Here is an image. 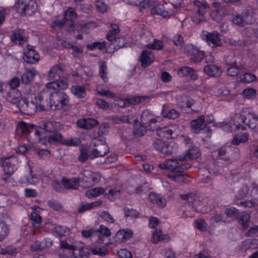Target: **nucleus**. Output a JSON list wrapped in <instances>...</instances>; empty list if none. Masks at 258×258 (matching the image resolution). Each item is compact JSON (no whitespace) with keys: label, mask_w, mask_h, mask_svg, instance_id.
<instances>
[{"label":"nucleus","mask_w":258,"mask_h":258,"mask_svg":"<svg viewBox=\"0 0 258 258\" xmlns=\"http://www.w3.org/2000/svg\"><path fill=\"white\" fill-rule=\"evenodd\" d=\"M58 127V123L54 121H46L41 125V127L44 131L50 134L56 131Z\"/></svg>","instance_id":"c03bdc74"},{"label":"nucleus","mask_w":258,"mask_h":258,"mask_svg":"<svg viewBox=\"0 0 258 258\" xmlns=\"http://www.w3.org/2000/svg\"><path fill=\"white\" fill-rule=\"evenodd\" d=\"M99 68L100 76L101 78L103 79V80L105 82H106L108 81V78L107 77V67L106 63L105 62H100Z\"/></svg>","instance_id":"338daca9"},{"label":"nucleus","mask_w":258,"mask_h":258,"mask_svg":"<svg viewBox=\"0 0 258 258\" xmlns=\"http://www.w3.org/2000/svg\"><path fill=\"white\" fill-rule=\"evenodd\" d=\"M206 38L208 44L212 47H216L222 45L219 34L217 32L208 33L206 34Z\"/></svg>","instance_id":"4be33fe9"},{"label":"nucleus","mask_w":258,"mask_h":258,"mask_svg":"<svg viewBox=\"0 0 258 258\" xmlns=\"http://www.w3.org/2000/svg\"><path fill=\"white\" fill-rule=\"evenodd\" d=\"M242 94L246 99H253L256 98V91L253 88H247L243 90Z\"/></svg>","instance_id":"5fc2aeb1"},{"label":"nucleus","mask_w":258,"mask_h":258,"mask_svg":"<svg viewBox=\"0 0 258 258\" xmlns=\"http://www.w3.org/2000/svg\"><path fill=\"white\" fill-rule=\"evenodd\" d=\"M200 155L199 149L197 147H192L187 151L184 155H180L179 159L180 161L192 160L198 158Z\"/></svg>","instance_id":"bb28decb"},{"label":"nucleus","mask_w":258,"mask_h":258,"mask_svg":"<svg viewBox=\"0 0 258 258\" xmlns=\"http://www.w3.org/2000/svg\"><path fill=\"white\" fill-rule=\"evenodd\" d=\"M133 234L132 231L130 230H119L116 234V238L119 242H123L130 238Z\"/></svg>","instance_id":"ea45409f"},{"label":"nucleus","mask_w":258,"mask_h":258,"mask_svg":"<svg viewBox=\"0 0 258 258\" xmlns=\"http://www.w3.org/2000/svg\"><path fill=\"white\" fill-rule=\"evenodd\" d=\"M44 105H42L43 109L49 110H59L68 105L69 98L66 93L61 91L55 92L49 94L48 100L44 99Z\"/></svg>","instance_id":"f03ea898"},{"label":"nucleus","mask_w":258,"mask_h":258,"mask_svg":"<svg viewBox=\"0 0 258 258\" xmlns=\"http://www.w3.org/2000/svg\"><path fill=\"white\" fill-rule=\"evenodd\" d=\"M2 162L4 172H7L9 174H13L17 169L18 161L15 156H11L6 158H3L2 159Z\"/></svg>","instance_id":"2eb2a0df"},{"label":"nucleus","mask_w":258,"mask_h":258,"mask_svg":"<svg viewBox=\"0 0 258 258\" xmlns=\"http://www.w3.org/2000/svg\"><path fill=\"white\" fill-rule=\"evenodd\" d=\"M168 177L172 181L178 183L186 182L187 181L185 175L181 173H173L169 175Z\"/></svg>","instance_id":"603ef678"},{"label":"nucleus","mask_w":258,"mask_h":258,"mask_svg":"<svg viewBox=\"0 0 258 258\" xmlns=\"http://www.w3.org/2000/svg\"><path fill=\"white\" fill-rule=\"evenodd\" d=\"M72 254L73 258H88L90 255V251L86 246L75 245Z\"/></svg>","instance_id":"b1692460"},{"label":"nucleus","mask_w":258,"mask_h":258,"mask_svg":"<svg viewBox=\"0 0 258 258\" xmlns=\"http://www.w3.org/2000/svg\"><path fill=\"white\" fill-rule=\"evenodd\" d=\"M71 91L73 95L79 99L85 98L86 95L84 88L80 85L72 86Z\"/></svg>","instance_id":"a19ab883"},{"label":"nucleus","mask_w":258,"mask_h":258,"mask_svg":"<svg viewBox=\"0 0 258 258\" xmlns=\"http://www.w3.org/2000/svg\"><path fill=\"white\" fill-rule=\"evenodd\" d=\"M168 169L177 172L179 163L176 159H168L166 160Z\"/></svg>","instance_id":"e2e57ef3"},{"label":"nucleus","mask_w":258,"mask_h":258,"mask_svg":"<svg viewBox=\"0 0 258 258\" xmlns=\"http://www.w3.org/2000/svg\"><path fill=\"white\" fill-rule=\"evenodd\" d=\"M175 131V127L174 126L170 125L158 130L157 134L161 138L169 139L172 138V135Z\"/></svg>","instance_id":"72a5a7b5"},{"label":"nucleus","mask_w":258,"mask_h":258,"mask_svg":"<svg viewBox=\"0 0 258 258\" xmlns=\"http://www.w3.org/2000/svg\"><path fill=\"white\" fill-rule=\"evenodd\" d=\"M162 114L164 117H167L171 119H175L178 118L180 115V113L174 109H171L167 111L165 105L163 106Z\"/></svg>","instance_id":"37998d69"},{"label":"nucleus","mask_w":258,"mask_h":258,"mask_svg":"<svg viewBox=\"0 0 258 258\" xmlns=\"http://www.w3.org/2000/svg\"><path fill=\"white\" fill-rule=\"evenodd\" d=\"M79 178H73L70 179L63 178L62 180L63 186L67 188L76 189L79 186Z\"/></svg>","instance_id":"79ce46f5"},{"label":"nucleus","mask_w":258,"mask_h":258,"mask_svg":"<svg viewBox=\"0 0 258 258\" xmlns=\"http://www.w3.org/2000/svg\"><path fill=\"white\" fill-rule=\"evenodd\" d=\"M241 120L247 125L248 127L254 132H258V115L254 112H249L247 115L248 120L244 115L240 116Z\"/></svg>","instance_id":"dca6fc26"},{"label":"nucleus","mask_w":258,"mask_h":258,"mask_svg":"<svg viewBox=\"0 0 258 258\" xmlns=\"http://www.w3.org/2000/svg\"><path fill=\"white\" fill-rule=\"evenodd\" d=\"M36 71L34 68L26 69L21 76V81L25 85L30 84L34 79Z\"/></svg>","instance_id":"c756f323"},{"label":"nucleus","mask_w":258,"mask_h":258,"mask_svg":"<svg viewBox=\"0 0 258 258\" xmlns=\"http://www.w3.org/2000/svg\"><path fill=\"white\" fill-rule=\"evenodd\" d=\"M205 11H197V13H195L192 17V21L196 24H199L204 21L205 20Z\"/></svg>","instance_id":"69168bd1"},{"label":"nucleus","mask_w":258,"mask_h":258,"mask_svg":"<svg viewBox=\"0 0 258 258\" xmlns=\"http://www.w3.org/2000/svg\"><path fill=\"white\" fill-rule=\"evenodd\" d=\"M46 87L52 90H63L68 88L69 84L67 80H54L47 83Z\"/></svg>","instance_id":"393cba45"},{"label":"nucleus","mask_w":258,"mask_h":258,"mask_svg":"<svg viewBox=\"0 0 258 258\" xmlns=\"http://www.w3.org/2000/svg\"><path fill=\"white\" fill-rule=\"evenodd\" d=\"M92 153L91 152V149L87 150L86 149H80V155L78 157V160L80 162H85L88 157H91V156L90 155Z\"/></svg>","instance_id":"bf43d9fd"},{"label":"nucleus","mask_w":258,"mask_h":258,"mask_svg":"<svg viewBox=\"0 0 258 258\" xmlns=\"http://www.w3.org/2000/svg\"><path fill=\"white\" fill-rule=\"evenodd\" d=\"M9 233L7 225L4 222H0V241L4 239Z\"/></svg>","instance_id":"774afa93"},{"label":"nucleus","mask_w":258,"mask_h":258,"mask_svg":"<svg viewBox=\"0 0 258 258\" xmlns=\"http://www.w3.org/2000/svg\"><path fill=\"white\" fill-rule=\"evenodd\" d=\"M91 251L93 254L98 255L101 256L105 255L107 253V249L104 246H97L93 245L91 246Z\"/></svg>","instance_id":"13d9d810"},{"label":"nucleus","mask_w":258,"mask_h":258,"mask_svg":"<svg viewBox=\"0 0 258 258\" xmlns=\"http://www.w3.org/2000/svg\"><path fill=\"white\" fill-rule=\"evenodd\" d=\"M232 23L240 27H243L247 25L252 23L253 20L252 17L249 15L248 13H245L242 14H237L232 16Z\"/></svg>","instance_id":"4468645a"},{"label":"nucleus","mask_w":258,"mask_h":258,"mask_svg":"<svg viewBox=\"0 0 258 258\" xmlns=\"http://www.w3.org/2000/svg\"><path fill=\"white\" fill-rule=\"evenodd\" d=\"M249 135L247 133H238L235 135L231 141V144L234 145H239L240 143H244L248 140Z\"/></svg>","instance_id":"e433bc0d"},{"label":"nucleus","mask_w":258,"mask_h":258,"mask_svg":"<svg viewBox=\"0 0 258 258\" xmlns=\"http://www.w3.org/2000/svg\"><path fill=\"white\" fill-rule=\"evenodd\" d=\"M204 122V116L202 115L197 119L192 120L190 122V126L194 132L198 133L203 130Z\"/></svg>","instance_id":"c9c22d12"},{"label":"nucleus","mask_w":258,"mask_h":258,"mask_svg":"<svg viewBox=\"0 0 258 258\" xmlns=\"http://www.w3.org/2000/svg\"><path fill=\"white\" fill-rule=\"evenodd\" d=\"M227 15L226 8L215 9L211 11L210 16L212 19L217 22H221L224 17Z\"/></svg>","instance_id":"7c9ffc66"},{"label":"nucleus","mask_w":258,"mask_h":258,"mask_svg":"<svg viewBox=\"0 0 258 258\" xmlns=\"http://www.w3.org/2000/svg\"><path fill=\"white\" fill-rule=\"evenodd\" d=\"M98 123L97 120L92 118H83L77 121V124L79 127L85 130L92 129L96 126Z\"/></svg>","instance_id":"5701e85b"},{"label":"nucleus","mask_w":258,"mask_h":258,"mask_svg":"<svg viewBox=\"0 0 258 258\" xmlns=\"http://www.w3.org/2000/svg\"><path fill=\"white\" fill-rule=\"evenodd\" d=\"M151 13L159 15L164 18H168L175 14L174 11L171 9H166L162 5L154 7L151 10Z\"/></svg>","instance_id":"aec40b11"},{"label":"nucleus","mask_w":258,"mask_h":258,"mask_svg":"<svg viewBox=\"0 0 258 258\" xmlns=\"http://www.w3.org/2000/svg\"><path fill=\"white\" fill-rule=\"evenodd\" d=\"M148 97L146 96H134L131 98H126V101L128 105H136L145 101Z\"/></svg>","instance_id":"4d7b16f0"},{"label":"nucleus","mask_w":258,"mask_h":258,"mask_svg":"<svg viewBox=\"0 0 258 258\" xmlns=\"http://www.w3.org/2000/svg\"><path fill=\"white\" fill-rule=\"evenodd\" d=\"M96 231H97L98 232V236L97 237L99 239H98L99 242H101L102 241L100 239L99 235H103L104 236H106V237H109L111 234V231L109 229V228L103 225H100L99 228L98 229V230H96Z\"/></svg>","instance_id":"6e6d98bb"},{"label":"nucleus","mask_w":258,"mask_h":258,"mask_svg":"<svg viewBox=\"0 0 258 258\" xmlns=\"http://www.w3.org/2000/svg\"><path fill=\"white\" fill-rule=\"evenodd\" d=\"M184 52L188 54L189 60L194 62L201 61L204 57V51L192 44H186L183 48Z\"/></svg>","instance_id":"1a4fd4ad"},{"label":"nucleus","mask_w":258,"mask_h":258,"mask_svg":"<svg viewBox=\"0 0 258 258\" xmlns=\"http://www.w3.org/2000/svg\"><path fill=\"white\" fill-rule=\"evenodd\" d=\"M81 233L82 236L85 238L90 237L91 239H94L98 236V232L93 229L82 230Z\"/></svg>","instance_id":"0e129e2a"},{"label":"nucleus","mask_w":258,"mask_h":258,"mask_svg":"<svg viewBox=\"0 0 258 258\" xmlns=\"http://www.w3.org/2000/svg\"><path fill=\"white\" fill-rule=\"evenodd\" d=\"M69 75L66 74L63 69L59 65L54 66L48 72L47 77V80H67Z\"/></svg>","instance_id":"9d476101"},{"label":"nucleus","mask_w":258,"mask_h":258,"mask_svg":"<svg viewBox=\"0 0 258 258\" xmlns=\"http://www.w3.org/2000/svg\"><path fill=\"white\" fill-rule=\"evenodd\" d=\"M241 57L234 52H230L225 55L224 61L228 66L240 64Z\"/></svg>","instance_id":"a878e982"},{"label":"nucleus","mask_w":258,"mask_h":258,"mask_svg":"<svg viewBox=\"0 0 258 258\" xmlns=\"http://www.w3.org/2000/svg\"><path fill=\"white\" fill-rule=\"evenodd\" d=\"M22 95L20 92L17 90H13L8 92L6 96L7 100L13 104H20L23 99L21 98Z\"/></svg>","instance_id":"cd10ccee"},{"label":"nucleus","mask_w":258,"mask_h":258,"mask_svg":"<svg viewBox=\"0 0 258 258\" xmlns=\"http://www.w3.org/2000/svg\"><path fill=\"white\" fill-rule=\"evenodd\" d=\"M101 194H104L105 197L110 201H113L115 199L119 198L120 196L119 190L110 189L107 192L106 189L101 187L90 188L85 191L86 196L90 199L97 197Z\"/></svg>","instance_id":"7ed1b4c3"},{"label":"nucleus","mask_w":258,"mask_h":258,"mask_svg":"<svg viewBox=\"0 0 258 258\" xmlns=\"http://www.w3.org/2000/svg\"><path fill=\"white\" fill-rule=\"evenodd\" d=\"M181 198L185 200L187 203V206L191 207L193 211L197 212H202L203 210L202 207L204 206L203 202V199L192 193L181 195Z\"/></svg>","instance_id":"0eeeda50"},{"label":"nucleus","mask_w":258,"mask_h":258,"mask_svg":"<svg viewBox=\"0 0 258 258\" xmlns=\"http://www.w3.org/2000/svg\"><path fill=\"white\" fill-rule=\"evenodd\" d=\"M154 147L165 155H170L173 152V146L171 143L161 140H157L153 144Z\"/></svg>","instance_id":"a211bd4d"},{"label":"nucleus","mask_w":258,"mask_h":258,"mask_svg":"<svg viewBox=\"0 0 258 258\" xmlns=\"http://www.w3.org/2000/svg\"><path fill=\"white\" fill-rule=\"evenodd\" d=\"M204 71L208 75L214 77L220 76L222 73L221 69L215 64L206 66Z\"/></svg>","instance_id":"473e14b6"},{"label":"nucleus","mask_w":258,"mask_h":258,"mask_svg":"<svg viewBox=\"0 0 258 258\" xmlns=\"http://www.w3.org/2000/svg\"><path fill=\"white\" fill-rule=\"evenodd\" d=\"M217 152L220 158L225 161H229L231 158L237 157L239 153L238 148L232 146L222 147Z\"/></svg>","instance_id":"9b49d317"},{"label":"nucleus","mask_w":258,"mask_h":258,"mask_svg":"<svg viewBox=\"0 0 258 258\" xmlns=\"http://www.w3.org/2000/svg\"><path fill=\"white\" fill-rule=\"evenodd\" d=\"M241 66V64L228 66L227 68H226V72L227 75L229 76H236L240 72Z\"/></svg>","instance_id":"864d4df0"},{"label":"nucleus","mask_w":258,"mask_h":258,"mask_svg":"<svg viewBox=\"0 0 258 258\" xmlns=\"http://www.w3.org/2000/svg\"><path fill=\"white\" fill-rule=\"evenodd\" d=\"M215 171L208 166L201 168L199 170L200 179L202 182L208 183L214 177Z\"/></svg>","instance_id":"6ab92c4d"},{"label":"nucleus","mask_w":258,"mask_h":258,"mask_svg":"<svg viewBox=\"0 0 258 258\" xmlns=\"http://www.w3.org/2000/svg\"><path fill=\"white\" fill-rule=\"evenodd\" d=\"M11 38L13 42L19 45H21L26 41V39L24 36V31L21 29L14 30Z\"/></svg>","instance_id":"f704fd0d"},{"label":"nucleus","mask_w":258,"mask_h":258,"mask_svg":"<svg viewBox=\"0 0 258 258\" xmlns=\"http://www.w3.org/2000/svg\"><path fill=\"white\" fill-rule=\"evenodd\" d=\"M111 30L108 32L106 35V38L110 41H113L115 39H117L116 35L120 32V29L118 26L116 24L111 25Z\"/></svg>","instance_id":"de8ad7c7"},{"label":"nucleus","mask_w":258,"mask_h":258,"mask_svg":"<svg viewBox=\"0 0 258 258\" xmlns=\"http://www.w3.org/2000/svg\"><path fill=\"white\" fill-rule=\"evenodd\" d=\"M147 127L142 123L141 124L138 122H135L134 123V129L133 132V134L136 136L142 137L146 133V128H148Z\"/></svg>","instance_id":"49530a36"},{"label":"nucleus","mask_w":258,"mask_h":258,"mask_svg":"<svg viewBox=\"0 0 258 258\" xmlns=\"http://www.w3.org/2000/svg\"><path fill=\"white\" fill-rule=\"evenodd\" d=\"M177 100L179 105L181 107H191L195 102V101L190 97L186 96L185 95L177 96Z\"/></svg>","instance_id":"58836bf2"},{"label":"nucleus","mask_w":258,"mask_h":258,"mask_svg":"<svg viewBox=\"0 0 258 258\" xmlns=\"http://www.w3.org/2000/svg\"><path fill=\"white\" fill-rule=\"evenodd\" d=\"M232 124V123L228 124L227 123L223 122L221 123V126L223 127V130L227 132H232L240 130L244 131L246 129L245 126L241 125L239 123Z\"/></svg>","instance_id":"4c0bfd02"},{"label":"nucleus","mask_w":258,"mask_h":258,"mask_svg":"<svg viewBox=\"0 0 258 258\" xmlns=\"http://www.w3.org/2000/svg\"><path fill=\"white\" fill-rule=\"evenodd\" d=\"M224 213L227 217L238 220L239 223L242 225L244 230L248 228L250 216L248 213L245 212L240 213L239 211L234 207L226 209Z\"/></svg>","instance_id":"20e7f679"},{"label":"nucleus","mask_w":258,"mask_h":258,"mask_svg":"<svg viewBox=\"0 0 258 258\" xmlns=\"http://www.w3.org/2000/svg\"><path fill=\"white\" fill-rule=\"evenodd\" d=\"M23 59L28 63H35L39 60L40 56L33 46L28 45L24 52Z\"/></svg>","instance_id":"f3484780"},{"label":"nucleus","mask_w":258,"mask_h":258,"mask_svg":"<svg viewBox=\"0 0 258 258\" xmlns=\"http://www.w3.org/2000/svg\"><path fill=\"white\" fill-rule=\"evenodd\" d=\"M76 18V14L74 9L69 8L65 12L64 17L61 20H57L55 24L60 27L65 26L69 31L73 30L74 20Z\"/></svg>","instance_id":"6e6552de"},{"label":"nucleus","mask_w":258,"mask_h":258,"mask_svg":"<svg viewBox=\"0 0 258 258\" xmlns=\"http://www.w3.org/2000/svg\"><path fill=\"white\" fill-rule=\"evenodd\" d=\"M34 125L25 122L20 123L16 128V133L19 135L30 134L33 132Z\"/></svg>","instance_id":"c85d7f7f"},{"label":"nucleus","mask_w":258,"mask_h":258,"mask_svg":"<svg viewBox=\"0 0 258 258\" xmlns=\"http://www.w3.org/2000/svg\"><path fill=\"white\" fill-rule=\"evenodd\" d=\"M123 211L125 217L137 218H138L140 215V213L136 210L133 209L124 208L123 209Z\"/></svg>","instance_id":"052dcab7"},{"label":"nucleus","mask_w":258,"mask_h":258,"mask_svg":"<svg viewBox=\"0 0 258 258\" xmlns=\"http://www.w3.org/2000/svg\"><path fill=\"white\" fill-rule=\"evenodd\" d=\"M63 136L61 133L56 131L48 136V141L50 143H61L63 144Z\"/></svg>","instance_id":"a18cd8bd"},{"label":"nucleus","mask_w":258,"mask_h":258,"mask_svg":"<svg viewBox=\"0 0 258 258\" xmlns=\"http://www.w3.org/2000/svg\"><path fill=\"white\" fill-rule=\"evenodd\" d=\"M45 96L42 94H38L31 101L23 99L18 104L20 111L29 115H33L37 110L45 111L43 109L42 105H44V98Z\"/></svg>","instance_id":"f257e3e1"},{"label":"nucleus","mask_w":258,"mask_h":258,"mask_svg":"<svg viewBox=\"0 0 258 258\" xmlns=\"http://www.w3.org/2000/svg\"><path fill=\"white\" fill-rule=\"evenodd\" d=\"M91 145L96 147L91 150L92 154L90 155L92 158L104 156L109 152V148L102 138L94 139L91 142Z\"/></svg>","instance_id":"39448f33"},{"label":"nucleus","mask_w":258,"mask_h":258,"mask_svg":"<svg viewBox=\"0 0 258 258\" xmlns=\"http://www.w3.org/2000/svg\"><path fill=\"white\" fill-rule=\"evenodd\" d=\"M168 240L169 237H167L165 235L163 234L162 232L160 230H156L153 234L152 241L154 243H157L160 241Z\"/></svg>","instance_id":"3c124183"},{"label":"nucleus","mask_w":258,"mask_h":258,"mask_svg":"<svg viewBox=\"0 0 258 258\" xmlns=\"http://www.w3.org/2000/svg\"><path fill=\"white\" fill-rule=\"evenodd\" d=\"M256 80V77L250 73H246L238 78L239 81L244 83H250Z\"/></svg>","instance_id":"8fccbe9b"},{"label":"nucleus","mask_w":258,"mask_h":258,"mask_svg":"<svg viewBox=\"0 0 258 258\" xmlns=\"http://www.w3.org/2000/svg\"><path fill=\"white\" fill-rule=\"evenodd\" d=\"M133 118L132 116L130 115H122L116 116L113 119L115 123L119 124L121 123H130V120Z\"/></svg>","instance_id":"680f3d73"},{"label":"nucleus","mask_w":258,"mask_h":258,"mask_svg":"<svg viewBox=\"0 0 258 258\" xmlns=\"http://www.w3.org/2000/svg\"><path fill=\"white\" fill-rule=\"evenodd\" d=\"M79 180L83 181L85 184L83 186L89 187L92 186L94 183L99 180V176L97 173H93L90 170H84L79 175Z\"/></svg>","instance_id":"f8f14e48"},{"label":"nucleus","mask_w":258,"mask_h":258,"mask_svg":"<svg viewBox=\"0 0 258 258\" xmlns=\"http://www.w3.org/2000/svg\"><path fill=\"white\" fill-rule=\"evenodd\" d=\"M15 7L19 13L29 16L34 14L37 10L35 0H18Z\"/></svg>","instance_id":"423d86ee"},{"label":"nucleus","mask_w":258,"mask_h":258,"mask_svg":"<svg viewBox=\"0 0 258 258\" xmlns=\"http://www.w3.org/2000/svg\"><path fill=\"white\" fill-rule=\"evenodd\" d=\"M141 120L143 124L146 127H149L148 128L149 130H157L158 127L155 124L157 122V118L149 110H146L142 112Z\"/></svg>","instance_id":"ddd939ff"},{"label":"nucleus","mask_w":258,"mask_h":258,"mask_svg":"<svg viewBox=\"0 0 258 258\" xmlns=\"http://www.w3.org/2000/svg\"><path fill=\"white\" fill-rule=\"evenodd\" d=\"M70 230L65 226H57L52 231L53 235L57 237H62L69 234Z\"/></svg>","instance_id":"09e8293b"},{"label":"nucleus","mask_w":258,"mask_h":258,"mask_svg":"<svg viewBox=\"0 0 258 258\" xmlns=\"http://www.w3.org/2000/svg\"><path fill=\"white\" fill-rule=\"evenodd\" d=\"M177 73L181 77H189L192 80H196L198 79V75L196 71L191 68L187 66H184L178 69Z\"/></svg>","instance_id":"412c9836"},{"label":"nucleus","mask_w":258,"mask_h":258,"mask_svg":"<svg viewBox=\"0 0 258 258\" xmlns=\"http://www.w3.org/2000/svg\"><path fill=\"white\" fill-rule=\"evenodd\" d=\"M154 59V54L151 50H144L142 52L141 58L142 65L146 68L151 64Z\"/></svg>","instance_id":"2f4dec72"}]
</instances>
